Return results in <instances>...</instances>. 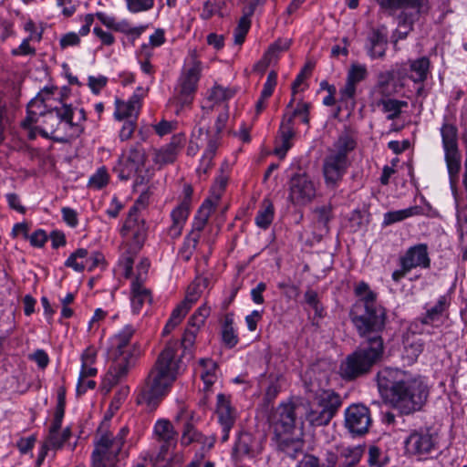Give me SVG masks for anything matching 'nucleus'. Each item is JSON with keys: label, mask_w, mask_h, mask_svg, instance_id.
Segmentation results:
<instances>
[{"label": "nucleus", "mask_w": 467, "mask_h": 467, "mask_svg": "<svg viewBox=\"0 0 467 467\" xmlns=\"http://www.w3.org/2000/svg\"><path fill=\"white\" fill-rule=\"evenodd\" d=\"M197 330L186 328L182 342L169 341L160 353L155 364L148 373L137 395V403L155 410L161 400L168 393L172 383L183 369L182 358L194 344Z\"/></svg>", "instance_id": "1"}, {"label": "nucleus", "mask_w": 467, "mask_h": 467, "mask_svg": "<svg viewBox=\"0 0 467 467\" xmlns=\"http://www.w3.org/2000/svg\"><path fill=\"white\" fill-rule=\"evenodd\" d=\"M381 397L401 415L420 410L428 398V387L420 377L407 371L386 367L376 375Z\"/></svg>", "instance_id": "2"}, {"label": "nucleus", "mask_w": 467, "mask_h": 467, "mask_svg": "<svg viewBox=\"0 0 467 467\" xmlns=\"http://www.w3.org/2000/svg\"><path fill=\"white\" fill-rule=\"evenodd\" d=\"M354 292L358 298L350 308L349 318L358 335L382 333L387 313L385 307L377 301V294L364 281L356 285Z\"/></svg>", "instance_id": "3"}, {"label": "nucleus", "mask_w": 467, "mask_h": 467, "mask_svg": "<svg viewBox=\"0 0 467 467\" xmlns=\"http://www.w3.org/2000/svg\"><path fill=\"white\" fill-rule=\"evenodd\" d=\"M359 337L365 340L339 366V374L345 380H355L369 374L383 358L385 348L381 333Z\"/></svg>", "instance_id": "4"}, {"label": "nucleus", "mask_w": 467, "mask_h": 467, "mask_svg": "<svg viewBox=\"0 0 467 467\" xmlns=\"http://www.w3.org/2000/svg\"><path fill=\"white\" fill-rule=\"evenodd\" d=\"M381 11L393 15L400 10L397 16V28L393 31L391 38L396 46L400 40L405 39L413 30L414 24L420 15L430 10L429 0H375Z\"/></svg>", "instance_id": "5"}, {"label": "nucleus", "mask_w": 467, "mask_h": 467, "mask_svg": "<svg viewBox=\"0 0 467 467\" xmlns=\"http://www.w3.org/2000/svg\"><path fill=\"white\" fill-rule=\"evenodd\" d=\"M308 391L312 400L306 414V420L314 427L327 425L341 407L340 396L331 389H309Z\"/></svg>", "instance_id": "6"}, {"label": "nucleus", "mask_w": 467, "mask_h": 467, "mask_svg": "<svg viewBox=\"0 0 467 467\" xmlns=\"http://www.w3.org/2000/svg\"><path fill=\"white\" fill-rule=\"evenodd\" d=\"M139 209L132 206L128 213L123 226L120 229V234L124 242L129 246L128 253L130 254L123 258L122 265L124 268V276L130 277L133 268V254H136L142 247L145 240V227L142 220L138 215Z\"/></svg>", "instance_id": "7"}, {"label": "nucleus", "mask_w": 467, "mask_h": 467, "mask_svg": "<svg viewBox=\"0 0 467 467\" xmlns=\"http://www.w3.org/2000/svg\"><path fill=\"white\" fill-rule=\"evenodd\" d=\"M136 328L126 325L109 339V355L112 361L133 368L141 351L140 344L133 341Z\"/></svg>", "instance_id": "8"}, {"label": "nucleus", "mask_w": 467, "mask_h": 467, "mask_svg": "<svg viewBox=\"0 0 467 467\" xmlns=\"http://www.w3.org/2000/svg\"><path fill=\"white\" fill-rule=\"evenodd\" d=\"M440 132L450 182L454 183L458 180L462 169V154L458 145V128L448 122L445 118Z\"/></svg>", "instance_id": "9"}, {"label": "nucleus", "mask_w": 467, "mask_h": 467, "mask_svg": "<svg viewBox=\"0 0 467 467\" xmlns=\"http://www.w3.org/2000/svg\"><path fill=\"white\" fill-rule=\"evenodd\" d=\"M146 161L144 149L140 145L131 147L126 154H122L113 168L114 173L121 181H128L137 174L135 185H141L149 182V177L141 175Z\"/></svg>", "instance_id": "10"}, {"label": "nucleus", "mask_w": 467, "mask_h": 467, "mask_svg": "<svg viewBox=\"0 0 467 467\" xmlns=\"http://www.w3.org/2000/svg\"><path fill=\"white\" fill-rule=\"evenodd\" d=\"M128 434L127 427H122L115 436L109 432L101 434L95 442V449L91 455L92 462L115 465Z\"/></svg>", "instance_id": "11"}, {"label": "nucleus", "mask_w": 467, "mask_h": 467, "mask_svg": "<svg viewBox=\"0 0 467 467\" xmlns=\"http://www.w3.org/2000/svg\"><path fill=\"white\" fill-rule=\"evenodd\" d=\"M297 114H304L302 122L306 125L309 124V104L298 102L296 108L292 113H285L279 127V137L275 141V153L280 159L285 158L289 149L292 147V140L296 135L294 128V119Z\"/></svg>", "instance_id": "12"}, {"label": "nucleus", "mask_w": 467, "mask_h": 467, "mask_svg": "<svg viewBox=\"0 0 467 467\" xmlns=\"http://www.w3.org/2000/svg\"><path fill=\"white\" fill-rule=\"evenodd\" d=\"M201 70V62L194 57L191 58L190 66L182 69L175 88L176 99L182 107L192 102L200 79Z\"/></svg>", "instance_id": "13"}, {"label": "nucleus", "mask_w": 467, "mask_h": 467, "mask_svg": "<svg viewBox=\"0 0 467 467\" xmlns=\"http://www.w3.org/2000/svg\"><path fill=\"white\" fill-rule=\"evenodd\" d=\"M363 452L360 446H336L326 451L324 461L327 467H356Z\"/></svg>", "instance_id": "14"}, {"label": "nucleus", "mask_w": 467, "mask_h": 467, "mask_svg": "<svg viewBox=\"0 0 467 467\" xmlns=\"http://www.w3.org/2000/svg\"><path fill=\"white\" fill-rule=\"evenodd\" d=\"M316 185L306 172L295 173L289 182V199L296 205H305L316 196Z\"/></svg>", "instance_id": "15"}, {"label": "nucleus", "mask_w": 467, "mask_h": 467, "mask_svg": "<svg viewBox=\"0 0 467 467\" xmlns=\"http://www.w3.org/2000/svg\"><path fill=\"white\" fill-rule=\"evenodd\" d=\"M371 423L369 409L362 404H352L345 410V427L353 435L367 433Z\"/></svg>", "instance_id": "16"}, {"label": "nucleus", "mask_w": 467, "mask_h": 467, "mask_svg": "<svg viewBox=\"0 0 467 467\" xmlns=\"http://www.w3.org/2000/svg\"><path fill=\"white\" fill-rule=\"evenodd\" d=\"M437 438L429 429L412 431L404 441L406 452L410 455H425L431 453L436 447Z\"/></svg>", "instance_id": "17"}, {"label": "nucleus", "mask_w": 467, "mask_h": 467, "mask_svg": "<svg viewBox=\"0 0 467 467\" xmlns=\"http://www.w3.org/2000/svg\"><path fill=\"white\" fill-rule=\"evenodd\" d=\"M193 418V411H188L184 408H182L176 416L177 421L184 420L180 440L181 445L187 447L192 443H199L203 446H208V448L213 447V440L208 439L194 427L192 423Z\"/></svg>", "instance_id": "18"}, {"label": "nucleus", "mask_w": 467, "mask_h": 467, "mask_svg": "<svg viewBox=\"0 0 467 467\" xmlns=\"http://www.w3.org/2000/svg\"><path fill=\"white\" fill-rule=\"evenodd\" d=\"M430 67V59L424 56L401 64L396 73L399 79L408 78L414 83H423L428 78Z\"/></svg>", "instance_id": "19"}, {"label": "nucleus", "mask_w": 467, "mask_h": 467, "mask_svg": "<svg viewBox=\"0 0 467 467\" xmlns=\"http://www.w3.org/2000/svg\"><path fill=\"white\" fill-rule=\"evenodd\" d=\"M273 441L276 450L285 456L296 459L303 453L305 442L301 433L296 434L295 431L274 434Z\"/></svg>", "instance_id": "20"}, {"label": "nucleus", "mask_w": 467, "mask_h": 467, "mask_svg": "<svg viewBox=\"0 0 467 467\" xmlns=\"http://www.w3.org/2000/svg\"><path fill=\"white\" fill-rule=\"evenodd\" d=\"M351 161L329 153L324 160L323 172L327 187L335 188L347 172Z\"/></svg>", "instance_id": "21"}, {"label": "nucleus", "mask_w": 467, "mask_h": 467, "mask_svg": "<svg viewBox=\"0 0 467 467\" xmlns=\"http://www.w3.org/2000/svg\"><path fill=\"white\" fill-rule=\"evenodd\" d=\"M216 414L219 424L222 428V441L225 442L229 439V433L235 424L237 411L232 406L229 397L224 394L217 395Z\"/></svg>", "instance_id": "22"}, {"label": "nucleus", "mask_w": 467, "mask_h": 467, "mask_svg": "<svg viewBox=\"0 0 467 467\" xmlns=\"http://www.w3.org/2000/svg\"><path fill=\"white\" fill-rule=\"evenodd\" d=\"M295 410L293 403H282L275 409L270 419L274 434L295 431Z\"/></svg>", "instance_id": "23"}, {"label": "nucleus", "mask_w": 467, "mask_h": 467, "mask_svg": "<svg viewBox=\"0 0 467 467\" xmlns=\"http://www.w3.org/2000/svg\"><path fill=\"white\" fill-rule=\"evenodd\" d=\"M427 244H417L407 249L404 255L400 258V265H404L406 269L430 268L431 258Z\"/></svg>", "instance_id": "24"}, {"label": "nucleus", "mask_w": 467, "mask_h": 467, "mask_svg": "<svg viewBox=\"0 0 467 467\" xmlns=\"http://www.w3.org/2000/svg\"><path fill=\"white\" fill-rule=\"evenodd\" d=\"M154 434L163 444L161 447L160 455L164 459L171 450L177 446V432L168 420H159L154 425Z\"/></svg>", "instance_id": "25"}, {"label": "nucleus", "mask_w": 467, "mask_h": 467, "mask_svg": "<svg viewBox=\"0 0 467 467\" xmlns=\"http://www.w3.org/2000/svg\"><path fill=\"white\" fill-rule=\"evenodd\" d=\"M144 89L139 88L127 101L116 99V109L114 116L118 120L134 119L136 120L140 109V101Z\"/></svg>", "instance_id": "26"}, {"label": "nucleus", "mask_w": 467, "mask_h": 467, "mask_svg": "<svg viewBox=\"0 0 467 467\" xmlns=\"http://www.w3.org/2000/svg\"><path fill=\"white\" fill-rule=\"evenodd\" d=\"M450 304L451 300L448 295L441 296L433 306L428 308L424 315L415 320L414 325L417 326L420 323V325L438 327Z\"/></svg>", "instance_id": "27"}, {"label": "nucleus", "mask_w": 467, "mask_h": 467, "mask_svg": "<svg viewBox=\"0 0 467 467\" xmlns=\"http://www.w3.org/2000/svg\"><path fill=\"white\" fill-rule=\"evenodd\" d=\"M388 38L379 29H373L367 38V54L371 59H382L386 56Z\"/></svg>", "instance_id": "28"}, {"label": "nucleus", "mask_w": 467, "mask_h": 467, "mask_svg": "<svg viewBox=\"0 0 467 467\" xmlns=\"http://www.w3.org/2000/svg\"><path fill=\"white\" fill-rule=\"evenodd\" d=\"M191 207L186 202H180L171 213V224L167 229V234L171 239L181 236L185 223L190 215Z\"/></svg>", "instance_id": "29"}, {"label": "nucleus", "mask_w": 467, "mask_h": 467, "mask_svg": "<svg viewBox=\"0 0 467 467\" xmlns=\"http://www.w3.org/2000/svg\"><path fill=\"white\" fill-rule=\"evenodd\" d=\"M397 75L395 70L381 71L377 76V82L373 87V93L380 98H390L397 93V84L394 81Z\"/></svg>", "instance_id": "30"}, {"label": "nucleus", "mask_w": 467, "mask_h": 467, "mask_svg": "<svg viewBox=\"0 0 467 467\" xmlns=\"http://www.w3.org/2000/svg\"><path fill=\"white\" fill-rule=\"evenodd\" d=\"M152 301L150 291L146 288L139 278H134L130 285V304L134 314L140 313L145 303Z\"/></svg>", "instance_id": "31"}, {"label": "nucleus", "mask_w": 467, "mask_h": 467, "mask_svg": "<svg viewBox=\"0 0 467 467\" xmlns=\"http://www.w3.org/2000/svg\"><path fill=\"white\" fill-rule=\"evenodd\" d=\"M234 450L242 455L255 456L261 453L263 446L253 434L243 432L235 443Z\"/></svg>", "instance_id": "32"}, {"label": "nucleus", "mask_w": 467, "mask_h": 467, "mask_svg": "<svg viewBox=\"0 0 467 467\" xmlns=\"http://www.w3.org/2000/svg\"><path fill=\"white\" fill-rule=\"evenodd\" d=\"M130 368L126 365L112 361V365L102 381V389L107 393L109 392L115 385L128 375Z\"/></svg>", "instance_id": "33"}, {"label": "nucleus", "mask_w": 467, "mask_h": 467, "mask_svg": "<svg viewBox=\"0 0 467 467\" xmlns=\"http://www.w3.org/2000/svg\"><path fill=\"white\" fill-rule=\"evenodd\" d=\"M214 210V204L212 201L206 200L202 206L199 208L196 215L193 218L192 223V230L190 234H194L196 236L201 238L202 230L207 224L208 219Z\"/></svg>", "instance_id": "34"}, {"label": "nucleus", "mask_w": 467, "mask_h": 467, "mask_svg": "<svg viewBox=\"0 0 467 467\" xmlns=\"http://www.w3.org/2000/svg\"><path fill=\"white\" fill-rule=\"evenodd\" d=\"M377 105L382 107V111L387 114V119L394 120L400 117L402 109L408 107V102L391 98H380Z\"/></svg>", "instance_id": "35"}, {"label": "nucleus", "mask_w": 467, "mask_h": 467, "mask_svg": "<svg viewBox=\"0 0 467 467\" xmlns=\"http://www.w3.org/2000/svg\"><path fill=\"white\" fill-rule=\"evenodd\" d=\"M422 213V208L415 205L406 209L388 212L384 214L383 224L390 225L392 223L401 222L407 218L420 215Z\"/></svg>", "instance_id": "36"}, {"label": "nucleus", "mask_w": 467, "mask_h": 467, "mask_svg": "<svg viewBox=\"0 0 467 467\" xmlns=\"http://www.w3.org/2000/svg\"><path fill=\"white\" fill-rule=\"evenodd\" d=\"M355 148V140L348 134H342L338 137L337 140L334 144V149L331 150L329 153L340 158L349 159L348 155Z\"/></svg>", "instance_id": "37"}, {"label": "nucleus", "mask_w": 467, "mask_h": 467, "mask_svg": "<svg viewBox=\"0 0 467 467\" xmlns=\"http://www.w3.org/2000/svg\"><path fill=\"white\" fill-rule=\"evenodd\" d=\"M249 3L244 1V6L243 10V16L240 18L238 22L237 27L234 29V43L236 45H242L245 39V36L248 33V30L251 26L250 17L254 15V13L248 14Z\"/></svg>", "instance_id": "38"}, {"label": "nucleus", "mask_w": 467, "mask_h": 467, "mask_svg": "<svg viewBox=\"0 0 467 467\" xmlns=\"http://www.w3.org/2000/svg\"><path fill=\"white\" fill-rule=\"evenodd\" d=\"M274 215L275 209L273 203L268 200H265L254 218L255 224L258 227L265 230L272 223Z\"/></svg>", "instance_id": "39"}, {"label": "nucleus", "mask_w": 467, "mask_h": 467, "mask_svg": "<svg viewBox=\"0 0 467 467\" xmlns=\"http://www.w3.org/2000/svg\"><path fill=\"white\" fill-rule=\"evenodd\" d=\"M177 154V143L175 141H171V143L155 150L153 161L160 165L171 163L175 161Z\"/></svg>", "instance_id": "40"}, {"label": "nucleus", "mask_w": 467, "mask_h": 467, "mask_svg": "<svg viewBox=\"0 0 467 467\" xmlns=\"http://www.w3.org/2000/svg\"><path fill=\"white\" fill-rule=\"evenodd\" d=\"M60 429L61 428L54 429V424L50 425L49 434L46 441L51 446L52 450L60 449L71 435L69 428L64 429L61 432L59 431Z\"/></svg>", "instance_id": "41"}, {"label": "nucleus", "mask_w": 467, "mask_h": 467, "mask_svg": "<svg viewBox=\"0 0 467 467\" xmlns=\"http://www.w3.org/2000/svg\"><path fill=\"white\" fill-rule=\"evenodd\" d=\"M41 125L39 126L40 134L44 138H48L49 131L53 133L59 125V119H57V116H56V111L52 110V109L47 110L41 116Z\"/></svg>", "instance_id": "42"}, {"label": "nucleus", "mask_w": 467, "mask_h": 467, "mask_svg": "<svg viewBox=\"0 0 467 467\" xmlns=\"http://www.w3.org/2000/svg\"><path fill=\"white\" fill-rule=\"evenodd\" d=\"M206 136L209 137L207 148L202 158V165H203L202 171L205 173L212 164L213 156L215 155L218 148V136L211 135L209 130H206Z\"/></svg>", "instance_id": "43"}, {"label": "nucleus", "mask_w": 467, "mask_h": 467, "mask_svg": "<svg viewBox=\"0 0 467 467\" xmlns=\"http://www.w3.org/2000/svg\"><path fill=\"white\" fill-rule=\"evenodd\" d=\"M200 238L194 234L189 233L184 237L183 243L179 249V255L183 261L188 262L191 260L194 251L196 250Z\"/></svg>", "instance_id": "44"}, {"label": "nucleus", "mask_w": 467, "mask_h": 467, "mask_svg": "<svg viewBox=\"0 0 467 467\" xmlns=\"http://www.w3.org/2000/svg\"><path fill=\"white\" fill-rule=\"evenodd\" d=\"M357 85L346 80L344 87L339 89L338 100L346 108L353 109L356 105Z\"/></svg>", "instance_id": "45"}, {"label": "nucleus", "mask_w": 467, "mask_h": 467, "mask_svg": "<svg viewBox=\"0 0 467 467\" xmlns=\"http://www.w3.org/2000/svg\"><path fill=\"white\" fill-rule=\"evenodd\" d=\"M88 255V250L78 248L72 253L65 262L67 267L72 268L76 272H83L85 270V258Z\"/></svg>", "instance_id": "46"}, {"label": "nucleus", "mask_w": 467, "mask_h": 467, "mask_svg": "<svg viewBox=\"0 0 467 467\" xmlns=\"http://www.w3.org/2000/svg\"><path fill=\"white\" fill-rule=\"evenodd\" d=\"M367 77V66L364 64L353 63L348 71L347 80L350 83L358 85L359 82L365 80Z\"/></svg>", "instance_id": "47"}, {"label": "nucleus", "mask_w": 467, "mask_h": 467, "mask_svg": "<svg viewBox=\"0 0 467 467\" xmlns=\"http://www.w3.org/2000/svg\"><path fill=\"white\" fill-rule=\"evenodd\" d=\"M37 104L41 105V98L39 97L34 98L27 104V115L21 123L23 128H30L34 123L39 122V119L41 118L40 111L35 109V105Z\"/></svg>", "instance_id": "48"}, {"label": "nucleus", "mask_w": 467, "mask_h": 467, "mask_svg": "<svg viewBox=\"0 0 467 467\" xmlns=\"http://www.w3.org/2000/svg\"><path fill=\"white\" fill-rule=\"evenodd\" d=\"M66 405V390L64 388H59L57 390V403L54 415V420L51 424H54V429L61 428L62 420L65 414Z\"/></svg>", "instance_id": "49"}, {"label": "nucleus", "mask_w": 467, "mask_h": 467, "mask_svg": "<svg viewBox=\"0 0 467 467\" xmlns=\"http://www.w3.org/2000/svg\"><path fill=\"white\" fill-rule=\"evenodd\" d=\"M234 91L222 86H214L209 95V99L219 103L234 97Z\"/></svg>", "instance_id": "50"}, {"label": "nucleus", "mask_w": 467, "mask_h": 467, "mask_svg": "<svg viewBox=\"0 0 467 467\" xmlns=\"http://www.w3.org/2000/svg\"><path fill=\"white\" fill-rule=\"evenodd\" d=\"M222 6H223V2H220V1H214V2L206 1V2H204L202 13L200 15L201 18L203 20H208L215 14H218L220 16H223V14L220 13Z\"/></svg>", "instance_id": "51"}, {"label": "nucleus", "mask_w": 467, "mask_h": 467, "mask_svg": "<svg viewBox=\"0 0 467 467\" xmlns=\"http://www.w3.org/2000/svg\"><path fill=\"white\" fill-rule=\"evenodd\" d=\"M200 365L203 368V371L201 372V378L206 384H212L216 364L212 359L202 358L200 360Z\"/></svg>", "instance_id": "52"}, {"label": "nucleus", "mask_w": 467, "mask_h": 467, "mask_svg": "<svg viewBox=\"0 0 467 467\" xmlns=\"http://www.w3.org/2000/svg\"><path fill=\"white\" fill-rule=\"evenodd\" d=\"M127 8L131 13H140L151 9L154 0H126Z\"/></svg>", "instance_id": "53"}, {"label": "nucleus", "mask_w": 467, "mask_h": 467, "mask_svg": "<svg viewBox=\"0 0 467 467\" xmlns=\"http://www.w3.org/2000/svg\"><path fill=\"white\" fill-rule=\"evenodd\" d=\"M129 393L130 388L128 386H122L118 390L109 405V411L110 412V416L119 409L122 402L127 399Z\"/></svg>", "instance_id": "54"}, {"label": "nucleus", "mask_w": 467, "mask_h": 467, "mask_svg": "<svg viewBox=\"0 0 467 467\" xmlns=\"http://www.w3.org/2000/svg\"><path fill=\"white\" fill-rule=\"evenodd\" d=\"M52 110L56 111V116H57V119H59V123L61 121H65L69 125H73V114H74V109L71 105L63 104L61 107H56L52 109Z\"/></svg>", "instance_id": "55"}, {"label": "nucleus", "mask_w": 467, "mask_h": 467, "mask_svg": "<svg viewBox=\"0 0 467 467\" xmlns=\"http://www.w3.org/2000/svg\"><path fill=\"white\" fill-rule=\"evenodd\" d=\"M295 467H327L326 462H322L321 460L311 453H306L296 462Z\"/></svg>", "instance_id": "56"}, {"label": "nucleus", "mask_w": 467, "mask_h": 467, "mask_svg": "<svg viewBox=\"0 0 467 467\" xmlns=\"http://www.w3.org/2000/svg\"><path fill=\"white\" fill-rule=\"evenodd\" d=\"M191 307L186 303L181 302L171 312L169 318L170 324L172 326H178L182 318L186 316Z\"/></svg>", "instance_id": "57"}, {"label": "nucleus", "mask_w": 467, "mask_h": 467, "mask_svg": "<svg viewBox=\"0 0 467 467\" xmlns=\"http://www.w3.org/2000/svg\"><path fill=\"white\" fill-rule=\"evenodd\" d=\"M276 82H277L276 72H275V71L269 72L267 75L266 81L264 84V88L261 91V95H262L263 99H269L272 96V94L275 90V88L276 86Z\"/></svg>", "instance_id": "58"}, {"label": "nucleus", "mask_w": 467, "mask_h": 467, "mask_svg": "<svg viewBox=\"0 0 467 467\" xmlns=\"http://www.w3.org/2000/svg\"><path fill=\"white\" fill-rule=\"evenodd\" d=\"M222 340L227 348H234L239 341L234 327L222 328Z\"/></svg>", "instance_id": "59"}, {"label": "nucleus", "mask_w": 467, "mask_h": 467, "mask_svg": "<svg viewBox=\"0 0 467 467\" xmlns=\"http://www.w3.org/2000/svg\"><path fill=\"white\" fill-rule=\"evenodd\" d=\"M291 45L290 39H279L275 41L273 45H271L266 52H268V57L272 56L275 60H277L278 54L280 52L285 51L289 48Z\"/></svg>", "instance_id": "60"}, {"label": "nucleus", "mask_w": 467, "mask_h": 467, "mask_svg": "<svg viewBox=\"0 0 467 467\" xmlns=\"http://www.w3.org/2000/svg\"><path fill=\"white\" fill-rule=\"evenodd\" d=\"M422 351L423 343L420 340L413 341L410 345L405 347L406 356L411 361L416 360Z\"/></svg>", "instance_id": "61"}, {"label": "nucleus", "mask_w": 467, "mask_h": 467, "mask_svg": "<svg viewBox=\"0 0 467 467\" xmlns=\"http://www.w3.org/2000/svg\"><path fill=\"white\" fill-rule=\"evenodd\" d=\"M108 173L104 168H100L93 174L89 179L90 185L95 186L98 189L102 188L108 183Z\"/></svg>", "instance_id": "62"}, {"label": "nucleus", "mask_w": 467, "mask_h": 467, "mask_svg": "<svg viewBox=\"0 0 467 467\" xmlns=\"http://www.w3.org/2000/svg\"><path fill=\"white\" fill-rule=\"evenodd\" d=\"M80 38L79 36L75 32H69L63 35L59 40V45L62 49H65L68 47H75L79 45Z\"/></svg>", "instance_id": "63"}, {"label": "nucleus", "mask_w": 467, "mask_h": 467, "mask_svg": "<svg viewBox=\"0 0 467 467\" xmlns=\"http://www.w3.org/2000/svg\"><path fill=\"white\" fill-rule=\"evenodd\" d=\"M136 128V120L134 119H127L124 121L120 130H119V139L124 141L128 140L131 138Z\"/></svg>", "instance_id": "64"}]
</instances>
